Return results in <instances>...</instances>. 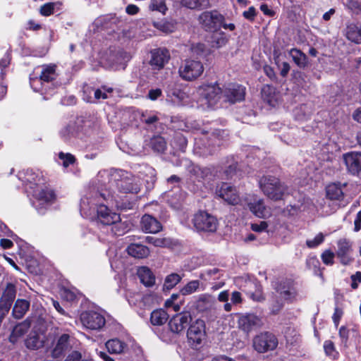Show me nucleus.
<instances>
[{
  "label": "nucleus",
  "instance_id": "23",
  "mask_svg": "<svg viewBox=\"0 0 361 361\" xmlns=\"http://www.w3.org/2000/svg\"><path fill=\"white\" fill-rule=\"evenodd\" d=\"M262 324L260 318L252 314L242 315L238 319L239 328L244 331H250L255 327Z\"/></svg>",
  "mask_w": 361,
  "mask_h": 361
},
{
  "label": "nucleus",
  "instance_id": "60",
  "mask_svg": "<svg viewBox=\"0 0 361 361\" xmlns=\"http://www.w3.org/2000/svg\"><path fill=\"white\" fill-rule=\"evenodd\" d=\"M161 94H162V91L161 89H159V88L152 89L149 91L147 97L149 99L154 101V100L157 99L161 95Z\"/></svg>",
  "mask_w": 361,
  "mask_h": 361
},
{
  "label": "nucleus",
  "instance_id": "11",
  "mask_svg": "<svg viewBox=\"0 0 361 361\" xmlns=\"http://www.w3.org/2000/svg\"><path fill=\"white\" fill-rule=\"evenodd\" d=\"M35 201L33 204L39 213L42 214L44 209L53 204L56 196L54 190L49 188L45 187L41 188L37 193L35 195Z\"/></svg>",
  "mask_w": 361,
  "mask_h": 361
},
{
  "label": "nucleus",
  "instance_id": "36",
  "mask_svg": "<svg viewBox=\"0 0 361 361\" xmlns=\"http://www.w3.org/2000/svg\"><path fill=\"white\" fill-rule=\"evenodd\" d=\"M247 286L248 288H252L253 286L256 288L255 292H252L250 289L244 290V291H245L250 298H251L253 300L260 302L264 299L262 292L261 286L259 285H257L253 281H249L247 282Z\"/></svg>",
  "mask_w": 361,
  "mask_h": 361
},
{
  "label": "nucleus",
  "instance_id": "42",
  "mask_svg": "<svg viewBox=\"0 0 361 361\" xmlns=\"http://www.w3.org/2000/svg\"><path fill=\"white\" fill-rule=\"evenodd\" d=\"M228 39L223 32H216L212 36V46L216 48L224 47L228 42Z\"/></svg>",
  "mask_w": 361,
  "mask_h": 361
},
{
  "label": "nucleus",
  "instance_id": "49",
  "mask_svg": "<svg viewBox=\"0 0 361 361\" xmlns=\"http://www.w3.org/2000/svg\"><path fill=\"white\" fill-rule=\"evenodd\" d=\"M59 158L62 161L63 166L66 168L75 162V157L70 153H59Z\"/></svg>",
  "mask_w": 361,
  "mask_h": 361
},
{
  "label": "nucleus",
  "instance_id": "24",
  "mask_svg": "<svg viewBox=\"0 0 361 361\" xmlns=\"http://www.w3.org/2000/svg\"><path fill=\"white\" fill-rule=\"evenodd\" d=\"M141 229L145 233H156L159 232L162 227L160 222L151 215H144L140 221Z\"/></svg>",
  "mask_w": 361,
  "mask_h": 361
},
{
  "label": "nucleus",
  "instance_id": "64",
  "mask_svg": "<svg viewBox=\"0 0 361 361\" xmlns=\"http://www.w3.org/2000/svg\"><path fill=\"white\" fill-rule=\"evenodd\" d=\"M81 354L78 351L73 352L65 361H80Z\"/></svg>",
  "mask_w": 361,
  "mask_h": 361
},
{
  "label": "nucleus",
  "instance_id": "13",
  "mask_svg": "<svg viewBox=\"0 0 361 361\" xmlns=\"http://www.w3.org/2000/svg\"><path fill=\"white\" fill-rule=\"evenodd\" d=\"M192 322V316L189 312H183L173 316L169 322L171 332L180 334Z\"/></svg>",
  "mask_w": 361,
  "mask_h": 361
},
{
  "label": "nucleus",
  "instance_id": "31",
  "mask_svg": "<svg viewBox=\"0 0 361 361\" xmlns=\"http://www.w3.org/2000/svg\"><path fill=\"white\" fill-rule=\"evenodd\" d=\"M127 252L129 255L137 258L143 259L149 255V250L147 247L138 244L132 243L127 247Z\"/></svg>",
  "mask_w": 361,
  "mask_h": 361
},
{
  "label": "nucleus",
  "instance_id": "15",
  "mask_svg": "<svg viewBox=\"0 0 361 361\" xmlns=\"http://www.w3.org/2000/svg\"><path fill=\"white\" fill-rule=\"evenodd\" d=\"M245 88L238 84H228L223 90V97L226 101L231 103L240 102L244 99Z\"/></svg>",
  "mask_w": 361,
  "mask_h": 361
},
{
  "label": "nucleus",
  "instance_id": "8",
  "mask_svg": "<svg viewBox=\"0 0 361 361\" xmlns=\"http://www.w3.org/2000/svg\"><path fill=\"white\" fill-rule=\"evenodd\" d=\"M249 210L256 216L267 219L271 216L269 207L265 205L264 199L255 194H248L244 198Z\"/></svg>",
  "mask_w": 361,
  "mask_h": 361
},
{
  "label": "nucleus",
  "instance_id": "22",
  "mask_svg": "<svg viewBox=\"0 0 361 361\" xmlns=\"http://www.w3.org/2000/svg\"><path fill=\"white\" fill-rule=\"evenodd\" d=\"M166 96L174 103H181L188 98L185 92L182 91L175 82H169L166 88Z\"/></svg>",
  "mask_w": 361,
  "mask_h": 361
},
{
  "label": "nucleus",
  "instance_id": "44",
  "mask_svg": "<svg viewBox=\"0 0 361 361\" xmlns=\"http://www.w3.org/2000/svg\"><path fill=\"white\" fill-rule=\"evenodd\" d=\"M149 9L152 11H159L162 14H165L167 10L166 0H150Z\"/></svg>",
  "mask_w": 361,
  "mask_h": 361
},
{
  "label": "nucleus",
  "instance_id": "59",
  "mask_svg": "<svg viewBox=\"0 0 361 361\" xmlns=\"http://www.w3.org/2000/svg\"><path fill=\"white\" fill-rule=\"evenodd\" d=\"M181 2L189 8H196L201 6L200 0H181Z\"/></svg>",
  "mask_w": 361,
  "mask_h": 361
},
{
  "label": "nucleus",
  "instance_id": "41",
  "mask_svg": "<svg viewBox=\"0 0 361 361\" xmlns=\"http://www.w3.org/2000/svg\"><path fill=\"white\" fill-rule=\"evenodd\" d=\"M222 276V271L217 268L207 269L200 275V278L204 281L219 279Z\"/></svg>",
  "mask_w": 361,
  "mask_h": 361
},
{
  "label": "nucleus",
  "instance_id": "26",
  "mask_svg": "<svg viewBox=\"0 0 361 361\" xmlns=\"http://www.w3.org/2000/svg\"><path fill=\"white\" fill-rule=\"evenodd\" d=\"M345 184L331 183L326 188V197L333 201H341L344 197L343 188Z\"/></svg>",
  "mask_w": 361,
  "mask_h": 361
},
{
  "label": "nucleus",
  "instance_id": "14",
  "mask_svg": "<svg viewBox=\"0 0 361 361\" xmlns=\"http://www.w3.org/2000/svg\"><path fill=\"white\" fill-rule=\"evenodd\" d=\"M80 321L82 325L89 329L98 330L105 324L104 317L96 312H85L80 315Z\"/></svg>",
  "mask_w": 361,
  "mask_h": 361
},
{
  "label": "nucleus",
  "instance_id": "51",
  "mask_svg": "<svg viewBox=\"0 0 361 361\" xmlns=\"http://www.w3.org/2000/svg\"><path fill=\"white\" fill-rule=\"evenodd\" d=\"M343 3L350 9L357 13L361 11V0H343Z\"/></svg>",
  "mask_w": 361,
  "mask_h": 361
},
{
  "label": "nucleus",
  "instance_id": "43",
  "mask_svg": "<svg viewBox=\"0 0 361 361\" xmlns=\"http://www.w3.org/2000/svg\"><path fill=\"white\" fill-rule=\"evenodd\" d=\"M181 280V276L178 274H171L166 276L164 284V289L171 290L176 285H177Z\"/></svg>",
  "mask_w": 361,
  "mask_h": 361
},
{
  "label": "nucleus",
  "instance_id": "62",
  "mask_svg": "<svg viewBox=\"0 0 361 361\" xmlns=\"http://www.w3.org/2000/svg\"><path fill=\"white\" fill-rule=\"evenodd\" d=\"M243 15L246 19L252 21L256 16V10L253 6H251L247 11H244Z\"/></svg>",
  "mask_w": 361,
  "mask_h": 361
},
{
  "label": "nucleus",
  "instance_id": "21",
  "mask_svg": "<svg viewBox=\"0 0 361 361\" xmlns=\"http://www.w3.org/2000/svg\"><path fill=\"white\" fill-rule=\"evenodd\" d=\"M344 36L352 43L361 44V23H350L348 24L343 31Z\"/></svg>",
  "mask_w": 361,
  "mask_h": 361
},
{
  "label": "nucleus",
  "instance_id": "27",
  "mask_svg": "<svg viewBox=\"0 0 361 361\" xmlns=\"http://www.w3.org/2000/svg\"><path fill=\"white\" fill-rule=\"evenodd\" d=\"M44 336L35 330H32L25 340V345L31 350H36L43 346Z\"/></svg>",
  "mask_w": 361,
  "mask_h": 361
},
{
  "label": "nucleus",
  "instance_id": "54",
  "mask_svg": "<svg viewBox=\"0 0 361 361\" xmlns=\"http://www.w3.org/2000/svg\"><path fill=\"white\" fill-rule=\"evenodd\" d=\"M54 8V3H47L40 7L39 12L44 16H49L53 13Z\"/></svg>",
  "mask_w": 361,
  "mask_h": 361
},
{
  "label": "nucleus",
  "instance_id": "16",
  "mask_svg": "<svg viewBox=\"0 0 361 361\" xmlns=\"http://www.w3.org/2000/svg\"><path fill=\"white\" fill-rule=\"evenodd\" d=\"M216 193L219 197L230 204L235 205L241 202L235 188L228 183H222Z\"/></svg>",
  "mask_w": 361,
  "mask_h": 361
},
{
  "label": "nucleus",
  "instance_id": "25",
  "mask_svg": "<svg viewBox=\"0 0 361 361\" xmlns=\"http://www.w3.org/2000/svg\"><path fill=\"white\" fill-rule=\"evenodd\" d=\"M262 97L263 100L272 107L276 106L280 102V94L273 86L269 85L262 87Z\"/></svg>",
  "mask_w": 361,
  "mask_h": 361
},
{
  "label": "nucleus",
  "instance_id": "17",
  "mask_svg": "<svg viewBox=\"0 0 361 361\" xmlns=\"http://www.w3.org/2000/svg\"><path fill=\"white\" fill-rule=\"evenodd\" d=\"M343 160L347 170L356 175L361 171V152H351L343 154Z\"/></svg>",
  "mask_w": 361,
  "mask_h": 361
},
{
  "label": "nucleus",
  "instance_id": "1",
  "mask_svg": "<svg viewBox=\"0 0 361 361\" xmlns=\"http://www.w3.org/2000/svg\"><path fill=\"white\" fill-rule=\"evenodd\" d=\"M97 177L100 197L111 207H120L123 195L137 194L140 190V179L126 171L104 170L99 171Z\"/></svg>",
  "mask_w": 361,
  "mask_h": 361
},
{
  "label": "nucleus",
  "instance_id": "3",
  "mask_svg": "<svg viewBox=\"0 0 361 361\" xmlns=\"http://www.w3.org/2000/svg\"><path fill=\"white\" fill-rule=\"evenodd\" d=\"M258 184L264 195L274 201L283 200L288 194V188L273 176H262Z\"/></svg>",
  "mask_w": 361,
  "mask_h": 361
},
{
  "label": "nucleus",
  "instance_id": "7",
  "mask_svg": "<svg viewBox=\"0 0 361 361\" xmlns=\"http://www.w3.org/2000/svg\"><path fill=\"white\" fill-rule=\"evenodd\" d=\"M192 221L198 231L213 233L216 231L219 225L217 219L204 211H200L195 214Z\"/></svg>",
  "mask_w": 361,
  "mask_h": 361
},
{
  "label": "nucleus",
  "instance_id": "6",
  "mask_svg": "<svg viewBox=\"0 0 361 361\" xmlns=\"http://www.w3.org/2000/svg\"><path fill=\"white\" fill-rule=\"evenodd\" d=\"M204 66L198 60L185 59L179 68V76L185 81H193L200 78L204 72Z\"/></svg>",
  "mask_w": 361,
  "mask_h": 361
},
{
  "label": "nucleus",
  "instance_id": "30",
  "mask_svg": "<svg viewBox=\"0 0 361 361\" xmlns=\"http://www.w3.org/2000/svg\"><path fill=\"white\" fill-rule=\"evenodd\" d=\"M137 275L140 282L147 287L152 286L155 283V276L147 267H140L137 270Z\"/></svg>",
  "mask_w": 361,
  "mask_h": 361
},
{
  "label": "nucleus",
  "instance_id": "56",
  "mask_svg": "<svg viewBox=\"0 0 361 361\" xmlns=\"http://www.w3.org/2000/svg\"><path fill=\"white\" fill-rule=\"evenodd\" d=\"M191 51L193 54L202 56L206 51V47L204 44L197 43L192 46Z\"/></svg>",
  "mask_w": 361,
  "mask_h": 361
},
{
  "label": "nucleus",
  "instance_id": "29",
  "mask_svg": "<svg viewBox=\"0 0 361 361\" xmlns=\"http://www.w3.org/2000/svg\"><path fill=\"white\" fill-rule=\"evenodd\" d=\"M30 327V322L28 320H25L17 325H16L9 337L11 343H16L19 338L23 337L28 331Z\"/></svg>",
  "mask_w": 361,
  "mask_h": 361
},
{
  "label": "nucleus",
  "instance_id": "19",
  "mask_svg": "<svg viewBox=\"0 0 361 361\" xmlns=\"http://www.w3.org/2000/svg\"><path fill=\"white\" fill-rule=\"evenodd\" d=\"M150 65L154 69L160 70L169 62L170 54L165 49H157L152 51Z\"/></svg>",
  "mask_w": 361,
  "mask_h": 361
},
{
  "label": "nucleus",
  "instance_id": "2",
  "mask_svg": "<svg viewBox=\"0 0 361 361\" xmlns=\"http://www.w3.org/2000/svg\"><path fill=\"white\" fill-rule=\"evenodd\" d=\"M100 200H104L100 197V190L90 191L80 201V212L86 217H90L95 211L97 213L98 219L104 225H112L111 231L117 235H121L123 231L119 214L112 212L108 206L100 202Z\"/></svg>",
  "mask_w": 361,
  "mask_h": 361
},
{
  "label": "nucleus",
  "instance_id": "48",
  "mask_svg": "<svg viewBox=\"0 0 361 361\" xmlns=\"http://www.w3.org/2000/svg\"><path fill=\"white\" fill-rule=\"evenodd\" d=\"M293 113L296 119L303 120L310 114V111L307 110V107L306 105L302 104L299 107L296 108L294 110Z\"/></svg>",
  "mask_w": 361,
  "mask_h": 361
},
{
  "label": "nucleus",
  "instance_id": "40",
  "mask_svg": "<svg viewBox=\"0 0 361 361\" xmlns=\"http://www.w3.org/2000/svg\"><path fill=\"white\" fill-rule=\"evenodd\" d=\"M278 291L281 297L288 301L291 302L294 300L297 296L296 290L293 286L283 287L279 288Z\"/></svg>",
  "mask_w": 361,
  "mask_h": 361
},
{
  "label": "nucleus",
  "instance_id": "63",
  "mask_svg": "<svg viewBox=\"0 0 361 361\" xmlns=\"http://www.w3.org/2000/svg\"><path fill=\"white\" fill-rule=\"evenodd\" d=\"M183 200V196L181 193L178 194L176 197V200H173V199L169 200V203L171 204V207L174 209H178L180 207V203Z\"/></svg>",
  "mask_w": 361,
  "mask_h": 361
},
{
  "label": "nucleus",
  "instance_id": "18",
  "mask_svg": "<svg viewBox=\"0 0 361 361\" xmlns=\"http://www.w3.org/2000/svg\"><path fill=\"white\" fill-rule=\"evenodd\" d=\"M338 250L336 252L341 262L344 265L349 264L353 260L352 245L349 240L343 238L338 241Z\"/></svg>",
  "mask_w": 361,
  "mask_h": 361
},
{
  "label": "nucleus",
  "instance_id": "5",
  "mask_svg": "<svg viewBox=\"0 0 361 361\" xmlns=\"http://www.w3.org/2000/svg\"><path fill=\"white\" fill-rule=\"evenodd\" d=\"M56 65L49 64L44 65L41 67L39 77L30 78V83L31 87L35 92H43L46 89V84L48 85L49 82L54 80L57 77L56 72Z\"/></svg>",
  "mask_w": 361,
  "mask_h": 361
},
{
  "label": "nucleus",
  "instance_id": "39",
  "mask_svg": "<svg viewBox=\"0 0 361 361\" xmlns=\"http://www.w3.org/2000/svg\"><path fill=\"white\" fill-rule=\"evenodd\" d=\"M9 63V60H2L0 62V99H3L6 94L7 87L4 82V68Z\"/></svg>",
  "mask_w": 361,
  "mask_h": 361
},
{
  "label": "nucleus",
  "instance_id": "53",
  "mask_svg": "<svg viewBox=\"0 0 361 361\" xmlns=\"http://www.w3.org/2000/svg\"><path fill=\"white\" fill-rule=\"evenodd\" d=\"M323 241H324L323 234L319 233L312 240H307L306 241V244L309 247L313 248V247L318 246Z\"/></svg>",
  "mask_w": 361,
  "mask_h": 361
},
{
  "label": "nucleus",
  "instance_id": "10",
  "mask_svg": "<svg viewBox=\"0 0 361 361\" xmlns=\"http://www.w3.org/2000/svg\"><path fill=\"white\" fill-rule=\"evenodd\" d=\"M198 20L206 30L213 31L221 27L224 16L216 11H204L200 15Z\"/></svg>",
  "mask_w": 361,
  "mask_h": 361
},
{
  "label": "nucleus",
  "instance_id": "28",
  "mask_svg": "<svg viewBox=\"0 0 361 361\" xmlns=\"http://www.w3.org/2000/svg\"><path fill=\"white\" fill-rule=\"evenodd\" d=\"M106 348L111 354H121L128 351V345L118 338L110 339L106 341Z\"/></svg>",
  "mask_w": 361,
  "mask_h": 361
},
{
  "label": "nucleus",
  "instance_id": "61",
  "mask_svg": "<svg viewBox=\"0 0 361 361\" xmlns=\"http://www.w3.org/2000/svg\"><path fill=\"white\" fill-rule=\"evenodd\" d=\"M349 331L345 326H341L339 329V336L344 343L345 346L347 347V341L348 338Z\"/></svg>",
  "mask_w": 361,
  "mask_h": 361
},
{
  "label": "nucleus",
  "instance_id": "46",
  "mask_svg": "<svg viewBox=\"0 0 361 361\" xmlns=\"http://www.w3.org/2000/svg\"><path fill=\"white\" fill-rule=\"evenodd\" d=\"M199 287L200 281L198 280L191 281L181 288L180 293L183 295H190L196 292Z\"/></svg>",
  "mask_w": 361,
  "mask_h": 361
},
{
  "label": "nucleus",
  "instance_id": "55",
  "mask_svg": "<svg viewBox=\"0 0 361 361\" xmlns=\"http://www.w3.org/2000/svg\"><path fill=\"white\" fill-rule=\"evenodd\" d=\"M334 254L330 250H326L322 255L323 262L326 265H331L334 263Z\"/></svg>",
  "mask_w": 361,
  "mask_h": 361
},
{
  "label": "nucleus",
  "instance_id": "58",
  "mask_svg": "<svg viewBox=\"0 0 361 361\" xmlns=\"http://www.w3.org/2000/svg\"><path fill=\"white\" fill-rule=\"evenodd\" d=\"M268 227V224L267 221H260L259 224H252L251 225V228L253 231L255 232H262L266 231Z\"/></svg>",
  "mask_w": 361,
  "mask_h": 361
},
{
  "label": "nucleus",
  "instance_id": "20",
  "mask_svg": "<svg viewBox=\"0 0 361 361\" xmlns=\"http://www.w3.org/2000/svg\"><path fill=\"white\" fill-rule=\"evenodd\" d=\"M16 295V288L13 283H8L0 298V309L8 312Z\"/></svg>",
  "mask_w": 361,
  "mask_h": 361
},
{
  "label": "nucleus",
  "instance_id": "34",
  "mask_svg": "<svg viewBox=\"0 0 361 361\" xmlns=\"http://www.w3.org/2000/svg\"><path fill=\"white\" fill-rule=\"evenodd\" d=\"M68 340L69 336L68 334L61 336L52 351V355L54 357H60L63 353L68 348Z\"/></svg>",
  "mask_w": 361,
  "mask_h": 361
},
{
  "label": "nucleus",
  "instance_id": "50",
  "mask_svg": "<svg viewBox=\"0 0 361 361\" xmlns=\"http://www.w3.org/2000/svg\"><path fill=\"white\" fill-rule=\"evenodd\" d=\"M324 348L326 355L331 358H336L337 356V352L335 350L334 345L331 341H326L324 343Z\"/></svg>",
  "mask_w": 361,
  "mask_h": 361
},
{
  "label": "nucleus",
  "instance_id": "4",
  "mask_svg": "<svg viewBox=\"0 0 361 361\" xmlns=\"http://www.w3.org/2000/svg\"><path fill=\"white\" fill-rule=\"evenodd\" d=\"M197 103L203 110L209 109L217 104L223 97V90L218 84L202 85L197 90Z\"/></svg>",
  "mask_w": 361,
  "mask_h": 361
},
{
  "label": "nucleus",
  "instance_id": "33",
  "mask_svg": "<svg viewBox=\"0 0 361 361\" xmlns=\"http://www.w3.org/2000/svg\"><path fill=\"white\" fill-rule=\"evenodd\" d=\"M169 319L168 313L163 309H157L151 313L150 322L154 326H161Z\"/></svg>",
  "mask_w": 361,
  "mask_h": 361
},
{
  "label": "nucleus",
  "instance_id": "37",
  "mask_svg": "<svg viewBox=\"0 0 361 361\" xmlns=\"http://www.w3.org/2000/svg\"><path fill=\"white\" fill-rule=\"evenodd\" d=\"M284 336L288 343L293 345L298 343L300 339V336L296 328L288 326L284 331Z\"/></svg>",
  "mask_w": 361,
  "mask_h": 361
},
{
  "label": "nucleus",
  "instance_id": "32",
  "mask_svg": "<svg viewBox=\"0 0 361 361\" xmlns=\"http://www.w3.org/2000/svg\"><path fill=\"white\" fill-rule=\"evenodd\" d=\"M30 307V302L24 299H18L13 308L12 314L16 319H21Z\"/></svg>",
  "mask_w": 361,
  "mask_h": 361
},
{
  "label": "nucleus",
  "instance_id": "35",
  "mask_svg": "<svg viewBox=\"0 0 361 361\" xmlns=\"http://www.w3.org/2000/svg\"><path fill=\"white\" fill-rule=\"evenodd\" d=\"M289 54L293 61L298 67L304 68L307 66L308 63L307 57L300 50L298 49H292L290 50Z\"/></svg>",
  "mask_w": 361,
  "mask_h": 361
},
{
  "label": "nucleus",
  "instance_id": "12",
  "mask_svg": "<svg viewBox=\"0 0 361 361\" xmlns=\"http://www.w3.org/2000/svg\"><path fill=\"white\" fill-rule=\"evenodd\" d=\"M278 345V340L272 334L264 333L256 336L253 341V346L259 353H264L274 350Z\"/></svg>",
  "mask_w": 361,
  "mask_h": 361
},
{
  "label": "nucleus",
  "instance_id": "47",
  "mask_svg": "<svg viewBox=\"0 0 361 361\" xmlns=\"http://www.w3.org/2000/svg\"><path fill=\"white\" fill-rule=\"evenodd\" d=\"M146 241L150 244H152L155 247H167L171 245V241L168 238H160L152 236H147L146 238Z\"/></svg>",
  "mask_w": 361,
  "mask_h": 361
},
{
  "label": "nucleus",
  "instance_id": "45",
  "mask_svg": "<svg viewBox=\"0 0 361 361\" xmlns=\"http://www.w3.org/2000/svg\"><path fill=\"white\" fill-rule=\"evenodd\" d=\"M152 148L158 152H162L165 150L166 143L165 140L160 136L154 137L151 140L150 142Z\"/></svg>",
  "mask_w": 361,
  "mask_h": 361
},
{
  "label": "nucleus",
  "instance_id": "57",
  "mask_svg": "<svg viewBox=\"0 0 361 361\" xmlns=\"http://www.w3.org/2000/svg\"><path fill=\"white\" fill-rule=\"evenodd\" d=\"M61 295L64 300L69 302H72L76 298V294L73 291L66 288L61 290Z\"/></svg>",
  "mask_w": 361,
  "mask_h": 361
},
{
  "label": "nucleus",
  "instance_id": "38",
  "mask_svg": "<svg viewBox=\"0 0 361 361\" xmlns=\"http://www.w3.org/2000/svg\"><path fill=\"white\" fill-rule=\"evenodd\" d=\"M215 302V298L209 294H202L197 300L198 307L204 310L210 308Z\"/></svg>",
  "mask_w": 361,
  "mask_h": 361
},
{
  "label": "nucleus",
  "instance_id": "52",
  "mask_svg": "<svg viewBox=\"0 0 361 361\" xmlns=\"http://www.w3.org/2000/svg\"><path fill=\"white\" fill-rule=\"evenodd\" d=\"M112 91V88L110 87H102V89H97L94 91V97L97 99H107L109 97V94H111Z\"/></svg>",
  "mask_w": 361,
  "mask_h": 361
},
{
  "label": "nucleus",
  "instance_id": "9",
  "mask_svg": "<svg viewBox=\"0 0 361 361\" xmlns=\"http://www.w3.org/2000/svg\"><path fill=\"white\" fill-rule=\"evenodd\" d=\"M188 343L193 347L201 345L206 338L205 324L202 319H196L187 331Z\"/></svg>",
  "mask_w": 361,
  "mask_h": 361
}]
</instances>
